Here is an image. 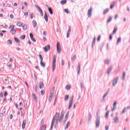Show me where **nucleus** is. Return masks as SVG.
Segmentation results:
<instances>
[{
  "instance_id": "bf43d9fd",
  "label": "nucleus",
  "mask_w": 130,
  "mask_h": 130,
  "mask_svg": "<svg viewBox=\"0 0 130 130\" xmlns=\"http://www.w3.org/2000/svg\"><path fill=\"white\" fill-rule=\"evenodd\" d=\"M11 19H14V15L11 14L10 16Z\"/></svg>"
},
{
  "instance_id": "69168bd1",
  "label": "nucleus",
  "mask_w": 130,
  "mask_h": 130,
  "mask_svg": "<svg viewBox=\"0 0 130 130\" xmlns=\"http://www.w3.org/2000/svg\"><path fill=\"white\" fill-rule=\"evenodd\" d=\"M10 119H13V114H11L9 116Z\"/></svg>"
},
{
  "instance_id": "864d4df0",
  "label": "nucleus",
  "mask_w": 130,
  "mask_h": 130,
  "mask_svg": "<svg viewBox=\"0 0 130 130\" xmlns=\"http://www.w3.org/2000/svg\"><path fill=\"white\" fill-rule=\"evenodd\" d=\"M34 18V14L33 13L30 14V19H33Z\"/></svg>"
},
{
  "instance_id": "39448f33",
  "label": "nucleus",
  "mask_w": 130,
  "mask_h": 130,
  "mask_svg": "<svg viewBox=\"0 0 130 130\" xmlns=\"http://www.w3.org/2000/svg\"><path fill=\"white\" fill-rule=\"evenodd\" d=\"M73 102H74V96H72L70 100L68 109H71V107H72V106L73 105Z\"/></svg>"
},
{
  "instance_id": "c9c22d12",
  "label": "nucleus",
  "mask_w": 130,
  "mask_h": 130,
  "mask_svg": "<svg viewBox=\"0 0 130 130\" xmlns=\"http://www.w3.org/2000/svg\"><path fill=\"white\" fill-rule=\"evenodd\" d=\"M39 56L40 57V61H43V57H42V55L40 54Z\"/></svg>"
},
{
  "instance_id": "4d7b16f0",
  "label": "nucleus",
  "mask_w": 130,
  "mask_h": 130,
  "mask_svg": "<svg viewBox=\"0 0 130 130\" xmlns=\"http://www.w3.org/2000/svg\"><path fill=\"white\" fill-rule=\"evenodd\" d=\"M4 96H5V97H7V96H8V92H7V91L5 92Z\"/></svg>"
},
{
  "instance_id": "a878e982",
  "label": "nucleus",
  "mask_w": 130,
  "mask_h": 130,
  "mask_svg": "<svg viewBox=\"0 0 130 130\" xmlns=\"http://www.w3.org/2000/svg\"><path fill=\"white\" fill-rule=\"evenodd\" d=\"M52 96H53V95L52 94V93H50V95H49V101L50 102H51L52 100Z\"/></svg>"
},
{
  "instance_id": "f257e3e1",
  "label": "nucleus",
  "mask_w": 130,
  "mask_h": 130,
  "mask_svg": "<svg viewBox=\"0 0 130 130\" xmlns=\"http://www.w3.org/2000/svg\"><path fill=\"white\" fill-rule=\"evenodd\" d=\"M62 112L63 111H62L60 115L59 114V113H56V114L54 116L53 118L50 129H52L53 124L54 125V126L55 127L56 125H57V123H58V122H61V121L62 120V119H63V117L64 116V114Z\"/></svg>"
},
{
  "instance_id": "aec40b11",
  "label": "nucleus",
  "mask_w": 130,
  "mask_h": 130,
  "mask_svg": "<svg viewBox=\"0 0 130 130\" xmlns=\"http://www.w3.org/2000/svg\"><path fill=\"white\" fill-rule=\"evenodd\" d=\"M39 85H40V89H43V88H44V84H43V82L41 81L39 83Z\"/></svg>"
},
{
  "instance_id": "6e6552de",
  "label": "nucleus",
  "mask_w": 130,
  "mask_h": 130,
  "mask_svg": "<svg viewBox=\"0 0 130 130\" xmlns=\"http://www.w3.org/2000/svg\"><path fill=\"white\" fill-rule=\"evenodd\" d=\"M56 48H57V52H58V53H60V52H61V49L60 48V46H59V42L57 43Z\"/></svg>"
},
{
  "instance_id": "bb28decb",
  "label": "nucleus",
  "mask_w": 130,
  "mask_h": 130,
  "mask_svg": "<svg viewBox=\"0 0 130 130\" xmlns=\"http://www.w3.org/2000/svg\"><path fill=\"white\" fill-rule=\"evenodd\" d=\"M40 64L42 68H45L46 67L45 63L43 62V61H40Z\"/></svg>"
},
{
  "instance_id": "f03ea898",
  "label": "nucleus",
  "mask_w": 130,
  "mask_h": 130,
  "mask_svg": "<svg viewBox=\"0 0 130 130\" xmlns=\"http://www.w3.org/2000/svg\"><path fill=\"white\" fill-rule=\"evenodd\" d=\"M56 63V55H54L53 58V62H52V72H54L55 71V67Z\"/></svg>"
},
{
  "instance_id": "5fc2aeb1",
  "label": "nucleus",
  "mask_w": 130,
  "mask_h": 130,
  "mask_svg": "<svg viewBox=\"0 0 130 130\" xmlns=\"http://www.w3.org/2000/svg\"><path fill=\"white\" fill-rule=\"evenodd\" d=\"M117 105V103L116 102H114L113 104V107H115Z\"/></svg>"
},
{
  "instance_id": "37998d69",
  "label": "nucleus",
  "mask_w": 130,
  "mask_h": 130,
  "mask_svg": "<svg viewBox=\"0 0 130 130\" xmlns=\"http://www.w3.org/2000/svg\"><path fill=\"white\" fill-rule=\"evenodd\" d=\"M71 33V31L70 30H69L67 32V38H69L70 37V34Z\"/></svg>"
},
{
  "instance_id": "7ed1b4c3",
  "label": "nucleus",
  "mask_w": 130,
  "mask_h": 130,
  "mask_svg": "<svg viewBox=\"0 0 130 130\" xmlns=\"http://www.w3.org/2000/svg\"><path fill=\"white\" fill-rule=\"evenodd\" d=\"M97 118L95 121V125L96 127H99V125H100V116L98 113H96Z\"/></svg>"
},
{
  "instance_id": "79ce46f5",
  "label": "nucleus",
  "mask_w": 130,
  "mask_h": 130,
  "mask_svg": "<svg viewBox=\"0 0 130 130\" xmlns=\"http://www.w3.org/2000/svg\"><path fill=\"white\" fill-rule=\"evenodd\" d=\"M46 129V126L45 125H43L41 128L40 130H45Z\"/></svg>"
},
{
  "instance_id": "6e6d98bb",
  "label": "nucleus",
  "mask_w": 130,
  "mask_h": 130,
  "mask_svg": "<svg viewBox=\"0 0 130 130\" xmlns=\"http://www.w3.org/2000/svg\"><path fill=\"white\" fill-rule=\"evenodd\" d=\"M0 97L1 98H3V97H4V93L3 92H1V93H0Z\"/></svg>"
},
{
  "instance_id": "13d9d810",
  "label": "nucleus",
  "mask_w": 130,
  "mask_h": 130,
  "mask_svg": "<svg viewBox=\"0 0 130 130\" xmlns=\"http://www.w3.org/2000/svg\"><path fill=\"white\" fill-rule=\"evenodd\" d=\"M100 39H101V36H99L98 38V41H100Z\"/></svg>"
},
{
  "instance_id": "2eb2a0df",
  "label": "nucleus",
  "mask_w": 130,
  "mask_h": 130,
  "mask_svg": "<svg viewBox=\"0 0 130 130\" xmlns=\"http://www.w3.org/2000/svg\"><path fill=\"white\" fill-rule=\"evenodd\" d=\"M26 122H27V120H23V122H22V129H25V125H26Z\"/></svg>"
},
{
  "instance_id": "4c0bfd02",
  "label": "nucleus",
  "mask_w": 130,
  "mask_h": 130,
  "mask_svg": "<svg viewBox=\"0 0 130 130\" xmlns=\"http://www.w3.org/2000/svg\"><path fill=\"white\" fill-rule=\"evenodd\" d=\"M114 5H115V2H114L113 3V4L111 5L110 9H112L113 8H114Z\"/></svg>"
},
{
  "instance_id": "f704fd0d",
  "label": "nucleus",
  "mask_w": 130,
  "mask_h": 130,
  "mask_svg": "<svg viewBox=\"0 0 130 130\" xmlns=\"http://www.w3.org/2000/svg\"><path fill=\"white\" fill-rule=\"evenodd\" d=\"M8 44H9V45H12L13 44V43L12 42V41L11 40H8L7 41Z\"/></svg>"
},
{
  "instance_id": "1a4fd4ad",
  "label": "nucleus",
  "mask_w": 130,
  "mask_h": 130,
  "mask_svg": "<svg viewBox=\"0 0 130 130\" xmlns=\"http://www.w3.org/2000/svg\"><path fill=\"white\" fill-rule=\"evenodd\" d=\"M109 92H110V90L108 89L106 91V92L104 94V95H103L102 101H105V100H104V99L106 98V96H107V95H108L109 94Z\"/></svg>"
},
{
  "instance_id": "f3484780",
  "label": "nucleus",
  "mask_w": 130,
  "mask_h": 130,
  "mask_svg": "<svg viewBox=\"0 0 130 130\" xmlns=\"http://www.w3.org/2000/svg\"><path fill=\"white\" fill-rule=\"evenodd\" d=\"M12 29L10 30V33L13 35L16 34V30L14 29V28H15V26H12Z\"/></svg>"
},
{
  "instance_id": "0e129e2a",
  "label": "nucleus",
  "mask_w": 130,
  "mask_h": 130,
  "mask_svg": "<svg viewBox=\"0 0 130 130\" xmlns=\"http://www.w3.org/2000/svg\"><path fill=\"white\" fill-rule=\"evenodd\" d=\"M0 117H4V113H2L0 114Z\"/></svg>"
},
{
  "instance_id": "4be33fe9",
  "label": "nucleus",
  "mask_w": 130,
  "mask_h": 130,
  "mask_svg": "<svg viewBox=\"0 0 130 130\" xmlns=\"http://www.w3.org/2000/svg\"><path fill=\"white\" fill-rule=\"evenodd\" d=\"M14 40H15V42L16 43H18V45H20V40H19V39H18L17 38H16V37H14Z\"/></svg>"
},
{
  "instance_id": "774afa93",
  "label": "nucleus",
  "mask_w": 130,
  "mask_h": 130,
  "mask_svg": "<svg viewBox=\"0 0 130 130\" xmlns=\"http://www.w3.org/2000/svg\"><path fill=\"white\" fill-rule=\"evenodd\" d=\"M105 128H106V130H108V129H109V127L107 125V126H106Z\"/></svg>"
},
{
  "instance_id": "473e14b6",
  "label": "nucleus",
  "mask_w": 130,
  "mask_h": 130,
  "mask_svg": "<svg viewBox=\"0 0 130 130\" xmlns=\"http://www.w3.org/2000/svg\"><path fill=\"white\" fill-rule=\"evenodd\" d=\"M109 115V111H108L106 113V115H105V118L106 119H107V118H108V116Z\"/></svg>"
},
{
  "instance_id": "c85d7f7f",
  "label": "nucleus",
  "mask_w": 130,
  "mask_h": 130,
  "mask_svg": "<svg viewBox=\"0 0 130 130\" xmlns=\"http://www.w3.org/2000/svg\"><path fill=\"white\" fill-rule=\"evenodd\" d=\"M48 11H49V13L51 15H52V14H53V12H52V9H51V8H48Z\"/></svg>"
},
{
  "instance_id": "e433bc0d",
  "label": "nucleus",
  "mask_w": 130,
  "mask_h": 130,
  "mask_svg": "<svg viewBox=\"0 0 130 130\" xmlns=\"http://www.w3.org/2000/svg\"><path fill=\"white\" fill-rule=\"evenodd\" d=\"M20 39H22V40H24V39L26 38V36H25V35H23L20 37Z\"/></svg>"
},
{
  "instance_id": "cd10ccee",
  "label": "nucleus",
  "mask_w": 130,
  "mask_h": 130,
  "mask_svg": "<svg viewBox=\"0 0 130 130\" xmlns=\"http://www.w3.org/2000/svg\"><path fill=\"white\" fill-rule=\"evenodd\" d=\"M17 26H18V27H22L23 26V23L18 22H17V23L16 24Z\"/></svg>"
},
{
  "instance_id": "603ef678",
  "label": "nucleus",
  "mask_w": 130,
  "mask_h": 130,
  "mask_svg": "<svg viewBox=\"0 0 130 130\" xmlns=\"http://www.w3.org/2000/svg\"><path fill=\"white\" fill-rule=\"evenodd\" d=\"M113 36V34H111L110 35V40H112V37Z\"/></svg>"
},
{
  "instance_id": "20e7f679",
  "label": "nucleus",
  "mask_w": 130,
  "mask_h": 130,
  "mask_svg": "<svg viewBox=\"0 0 130 130\" xmlns=\"http://www.w3.org/2000/svg\"><path fill=\"white\" fill-rule=\"evenodd\" d=\"M118 79H119V77L118 76L116 77V78H114L112 81V86L113 87H115L116 85V84H117L118 82Z\"/></svg>"
},
{
  "instance_id": "a211bd4d",
  "label": "nucleus",
  "mask_w": 130,
  "mask_h": 130,
  "mask_svg": "<svg viewBox=\"0 0 130 130\" xmlns=\"http://www.w3.org/2000/svg\"><path fill=\"white\" fill-rule=\"evenodd\" d=\"M69 114H70V112L68 111L67 112V113H66V115H65V120L63 121V123H66V122L67 121V118H68V116H69Z\"/></svg>"
},
{
  "instance_id": "09e8293b",
  "label": "nucleus",
  "mask_w": 130,
  "mask_h": 130,
  "mask_svg": "<svg viewBox=\"0 0 130 130\" xmlns=\"http://www.w3.org/2000/svg\"><path fill=\"white\" fill-rule=\"evenodd\" d=\"M41 95H42V96H43V95H44V94H45V91H44V90H41Z\"/></svg>"
},
{
  "instance_id": "2f4dec72",
  "label": "nucleus",
  "mask_w": 130,
  "mask_h": 130,
  "mask_svg": "<svg viewBox=\"0 0 130 130\" xmlns=\"http://www.w3.org/2000/svg\"><path fill=\"white\" fill-rule=\"evenodd\" d=\"M125 79V73L123 72L122 76V80L123 81Z\"/></svg>"
},
{
  "instance_id": "f8f14e48",
  "label": "nucleus",
  "mask_w": 130,
  "mask_h": 130,
  "mask_svg": "<svg viewBox=\"0 0 130 130\" xmlns=\"http://www.w3.org/2000/svg\"><path fill=\"white\" fill-rule=\"evenodd\" d=\"M114 121L115 123H118V122H119V118H118V116H117V114L114 119Z\"/></svg>"
},
{
  "instance_id": "9d476101",
  "label": "nucleus",
  "mask_w": 130,
  "mask_h": 130,
  "mask_svg": "<svg viewBox=\"0 0 130 130\" xmlns=\"http://www.w3.org/2000/svg\"><path fill=\"white\" fill-rule=\"evenodd\" d=\"M43 48L44 49L45 52H47V51H48V50H50V45H48L45 47H43Z\"/></svg>"
},
{
  "instance_id": "72a5a7b5",
  "label": "nucleus",
  "mask_w": 130,
  "mask_h": 130,
  "mask_svg": "<svg viewBox=\"0 0 130 130\" xmlns=\"http://www.w3.org/2000/svg\"><path fill=\"white\" fill-rule=\"evenodd\" d=\"M91 119H92V115H91L90 113H89L88 114V120H89V121H90Z\"/></svg>"
},
{
  "instance_id": "423d86ee",
  "label": "nucleus",
  "mask_w": 130,
  "mask_h": 130,
  "mask_svg": "<svg viewBox=\"0 0 130 130\" xmlns=\"http://www.w3.org/2000/svg\"><path fill=\"white\" fill-rule=\"evenodd\" d=\"M36 8L38 11V12H39L40 14H41V16L42 17H43V12H42V10H41V8L39 7L38 6H36Z\"/></svg>"
},
{
  "instance_id": "0eeeda50",
  "label": "nucleus",
  "mask_w": 130,
  "mask_h": 130,
  "mask_svg": "<svg viewBox=\"0 0 130 130\" xmlns=\"http://www.w3.org/2000/svg\"><path fill=\"white\" fill-rule=\"evenodd\" d=\"M93 11V8H90L89 9H88L87 12V16L88 18H90L92 16V12Z\"/></svg>"
},
{
  "instance_id": "a18cd8bd",
  "label": "nucleus",
  "mask_w": 130,
  "mask_h": 130,
  "mask_svg": "<svg viewBox=\"0 0 130 130\" xmlns=\"http://www.w3.org/2000/svg\"><path fill=\"white\" fill-rule=\"evenodd\" d=\"M66 88L67 90H70V89H71V86L70 85H68L66 86Z\"/></svg>"
},
{
  "instance_id": "dca6fc26",
  "label": "nucleus",
  "mask_w": 130,
  "mask_h": 130,
  "mask_svg": "<svg viewBox=\"0 0 130 130\" xmlns=\"http://www.w3.org/2000/svg\"><path fill=\"white\" fill-rule=\"evenodd\" d=\"M44 19L46 22H48V16H47V13H46V11H45Z\"/></svg>"
},
{
  "instance_id": "680f3d73",
  "label": "nucleus",
  "mask_w": 130,
  "mask_h": 130,
  "mask_svg": "<svg viewBox=\"0 0 130 130\" xmlns=\"http://www.w3.org/2000/svg\"><path fill=\"white\" fill-rule=\"evenodd\" d=\"M61 64L62 66L64 65V61L63 60V59H62Z\"/></svg>"
},
{
  "instance_id": "412c9836",
  "label": "nucleus",
  "mask_w": 130,
  "mask_h": 130,
  "mask_svg": "<svg viewBox=\"0 0 130 130\" xmlns=\"http://www.w3.org/2000/svg\"><path fill=\"white\" fill-rule=\"evenodd\" d=\"M95 41H96V37H94L93 40L92 41V48H93L94 46H95Z\"/></svg>"
},
{
  "instance_id": "de8ad7c7",
  "label": "nucleus",
  "mask_w": 130,
  "mask_h": 130,
  "mask_svg": "<svg viewBox=\"0 0 130 130\" xmlns=\"http://www.w3.org/2000/svg\"><path fill=\"white\" fill-rule=\"evenodd\" d=\"M75 59H76V55H74L73 57L71 58V60H72V61H74Z\"/></svg>"
},
{
  "instance_id": "338daca9",
  "label": "nucleus",
  "mask_w": 130,
  "mask_h": 130,
  "mask_svg": "<svg viewBox=\"0 0 130 130\" xmlns=\"http://www.w3.org/2000/svg\"><path fill=\"white\" fill-rule=\"evenodd\" d=\"M24 16H28V12H25L24 13Z\"/></svg>"
},
{
  "instance_id": "ea45409f",
  "label": "nucleus",
  "mask_w": 130,
  "mask_h": 130,
  "mask_svg": "<svg viewBox=\"0 0 130 130\" xmlns=\"http://www.w3.org/2000/svg\"><path fill=\"white\" fill-rule=\"evenodd\" d=\"M111 21H112V17L110 16V17L107 20V23H109L110 22H111Z\"/></svg>"
},
{
  "instance_id": "b1692460",
  "label": "nucleus",
  "mask_w": 130,
  "mask_h": 130,
  "mask_svg": "<svg viewBox=\"0 0 130 130\" xmlns=\"http://www.w3.org/2000/svg\"><path fill=\"white\" fill-rule=\"evenodd\" d=\"M108 12H109V9L107 8L106 9H105L103 12V15H106V14H107V13H108Z\"/></svg>"
},
{
  "instance_id": "a19ab883",
  "label": "nucleus",
  "mask_w": 130,
  "mask_h": 130,
  "mask_svg": "<svg viewBox=\"0 0 130 130\" xmlns=\"http://www.w3.org/2000/svg\"><path fill=\"white\" fill-rule=\"evenodd\" d=\"M109 62H110V61L109 59H107L105 61V63L107 65L109 64Z\"/></svg>"
},
{
  "instance_id": "58836bf2",
  "label": "nucleus",
  "mask_w": 130,
  "mask_h": 130,
  "mask_svg": "<svg viewBox=\"0 0 130 130\" xmlns=\"http://www.w3.org/2000/svg\"><path fill=\"white\" fill-rule=\"evenodd\" d=\"M126 112V108H124L123 110L122 111L121 114H123Z\"/></svg>"
},
{
  "instance_id": "7c9ffc66",
  "label": "nucleus",
  "mask_w": 130,
  "mask_h": 130,
  "mask_svg": "<svg viewBox=\"0 0 130 130\" xmlns=\"http://www.w3.org/2000/svg\"><path fill=\"white\" fill-rule=\"evenodd\" d=\"M61 5H66L67 4V1L66 0H62L60 2Z\"/></svg>"
},
{
  "instance_id": "e2e57ef3",
  "label": "nucleus",
  "mask_w": 130,
  "mask_h": 130,
  "mask_svg": "<svg viewBox=\"0 0 130 130\" xmlns=\"http://www.w3.org/2000/svg\"><path fill=\"white\" fill-rule=\"evenodd\" d=\"M43 34L44 36H46V35H47L46 31H44Z\"/></svg>"
},
{
  "instance_id": "052dcab7",
  "label": "nucleus",
  "mask_w": 130,
  "mask_h": 130,
  "mask_svg": "<svg viewBox=\"0 0 130 130\" xmlns=\"http://www.w3.org/2000/svg\"><path fill=\"white\" fill-rule=\"evenodd\" d=\"M117 18H118V14H116V15L115 16V20H117Z\"/></svg>"
},
{
  "instance_id": "3c124183",
  "label": "nucleus",
  "mask_w": 130,
  "mask_h": 130,
  "mask_svg": "<svg viewBox=\"0 0 130 130\" xmlns=\"http://www.w3.org/2000/svg\"><path fill=\"white\" fill-rule=\"evenodd\" d=\"M69 124H70V121H68L67 122V125H66V127H65V129H67V128L68 127Z\"/></svg>"
},
{
  "instance_id": "49530a36",
  "label": "nucleus",
  "mask_w": 130,
  "mask_h": 130,
  "mask_svg": "<svg viewBox=\"0 0 130 130\" xmlns=\"http://www.w3.org/2000/svg\"><path fill=\"white\" fill-rule=\"evenodd\" d=\"M64 11L65 12V13H66V14H70V11H69L68 9H64Z\"/></svg>"
},
{
  "instance_id": "8fccbe9b",
  "label": "nucleus",
  "mask_w": 130,
  "mask_h": 130,
  "mask_svg": "<svg viewBox=\"0 0 130 130\" xmlns=\"http://www.w3.org/2000/svg\"><path fill=\"white\" fill-rule=\"evenodd\" d=\"M68 99H69V95H66L64 98L65 101H67Z\"/></svg>"
},
{
  "instance_id": "393cba45",
  "label": "nucleus",
  "mask_w": 130,
  "mask_h": 130,
  "mask_svg": "<svg viewBox=\"0 0 130 130\" xmlns=\"http://www.w3.org/2000/svg\"><path fill=\"white\" fill-rule=\"evenodd\" d=\"M32 24H33L34 28H36V27L37 26V23L35 20L32 21Z\"/></svg>"
},
{
  "instance_id": "c756f323",
  "label": "nucleus",
  "mask_w": 130,
  "mask_h": 130,
  "mask_svg": "<svg viewBox=\"0 0 130 130\" xmlns=\"http://www.w3.org/2000/svg\"><path fill=\"white\" fill-rule=\"evenodd\" d=\"M116 32H117V27H114L112 34L114 35Z\"/></svg>"
},
{
  "instance_id": "c03bdc74",
  "label": "nucleus",
  "mask_w": 130,
  "mask_h": 130,
  "mask_svg": "<svg viewBox=\"0 0 130 130\" xmlns=\"http://www.w3.org/2000/svg\"><path fill=\"white\" fill-rule=\"evenodd\" d=\"M119 42H121V38H119L117 41V44H118Z\"/></svg>"
},
{
  "instance_id": "9b49d317",
  "label": "nucleus",
  "mask_w": 130,
  "mask_h": 130,
  "mask_svg": "<svg viewBox=\"0 0 130 130\" xmlns=\"http://www.w3.org/2000/svg\"><path fill=\"white\" fill-rule=\"evenodd\" d=\"M77 74L78 75H80V71H81V63L79 62L77 67Z\"/></svg>"
},
{
  "instance_id": "4468645a",
  "label": "nucleus",
  "mask_w": 130,
  "mask_h": 130,
  "mask_svg": "<svg viewBox=\"0 0 130 130\" xmlns=\"http://www.w3.org/2000/svg\"><path fill=\"white\" fill-rule=\"evenodd\" d=\"M29 36L30 37L31 40H32L33 42H36V40L34 38V36L33 34H32V33L29 34Z\"/></svg>"
},
{
  "instance_id": "ddd939ff",
  "label": "nucleus",
  "mask_w": 130,
  "mask_h": 130,
  "mask_svg": "<svg viewBox=\"0 0 130 130\" xmlns=\"http://www.w3.org/2000/svg\"><path fill=\"white\" fill-rule=\"evenodd\" d=\"M112 66H110V67L108 69L107 74V75H110V73H111V71H112L113 69Z\"/></svg>"
},
{
  "instance_id": "6ab92c4d",
  "label": "nucleus",
  "mask_w": 130,
  "mask_h": 130,
  "mask_svg": "<svg viewBox=\"0 0 130 130\" xmlns=\"http://www.w3.org/2000/svg\"><path fill=\"white\" fill-rule=\"evenodd\" d=\"M32 97L34 99V101L36 102V103H37V102L38 101V100H37V96H36V94L33 93Z\"/></svg>"
},
{
  "instance_id": "5701e85b",
  "label": "nucleus",
  "mask_w": 130,
  "mask_h": 130,
  "mask_svg": "<svg viewBox=\"0 0 130 130\" xmlns=\"http://www.w3.org/2000/svg\"><path fill=\"white\" fill-rule=\"evenodd\" d=\"M22 29H23V30H24V31H25V30H27V26L26 24H24L23 25H22Z\"/></svg>"
}]
</instances>
